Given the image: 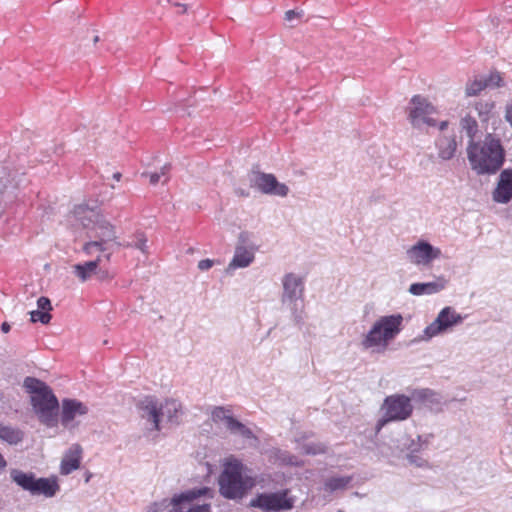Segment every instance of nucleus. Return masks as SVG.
I'll use <instances>...</instances> for the list:
<instances>
[{
  "instance_id": "1",
  "label": "nucleus",
  "mask_w": 512,
  "mask_h": 512,
  "mask_svg": "<svg viewBox=\"0 0 512 512\" xmlns=\"http://www.w3.org/2000/svg\"><path fill=\"white\" fill-rule=\"evenodd\" d=\"M73 215L80 225L86 229L90 241L83 246V251L91 255L95 250L104 252L108 243L116 240V230L108 220L100 216L95 210L79 205L74 208Z\"/></svg>"
},
{
  "instance_id": "2",
  "label": "nucleus",
  "mask_w": 512,
  "mask_h": 512,
  "mask_svg": "<svg viewBox=\"0 0 512 512\" xmlns=\"http://www.w3.org/2000/svg\"><path fill=\"white\" fill-rule=\"evenodd\" d=\"M471 168L477 174H493L504 162V149L499 138L488 134L480 143L470 142L467 148Z\"/></svg>"
},
{
  "instance_id": "3",
  "label": "nucleus",
  "mask_w": 512,
  "mask_h": 512,
  "mask_svg": "<svg viewBox=\"0 0 512 512\" xmlns=\"http://www.w3.org/2000/svg\"><path fill=\"white\" fill-rule=\"evenodd\" d=\"M247 471L240 460L228 459L218 478L220 494L231 500L243 498L256 485L255 479Z\"/></svg>"
},
{
  "instance_id": "4",
  "label": "nucleus",
  "mask_w": 512,
  "mask_h": 512,
  "mask_svg": "<svg viewBox=\"0 0 512 512\" xmlns=\"http://www.w3.org/2000/svg\"><path fill=\"white\" fill-rule=\"evenodd\" d=\"M24 387L31 394V403L39 421L47 427H56L59 402L51 388L33 377L24 380Z\"/></svg>"
},
{
  "instance_id": "5",
  "label": "nucleus",
  "mask_w": 512,
  "mask_h": 512,
  "mask_svg": "<svg viewBox=\"0 0 512 512\" xmlns=\"http://www.w3.org/2000/svg\"><path fill=\"white\" fill-rule=\"evenodd\" d=\"M402 324L401 314L380 317L363 338L362 347L376 352L386 351L389 343L401 332Z\"/></svg>"
},
{
  "instance_id": "6",
  "label": "nucleus",
  "mask_w": 512,
  "mask_h": 512,
  "mask_svg": "<svg viewBox=\"0 0 512 512\" xmlns=\"http://www.w3.org/2000/svg\"><path fill=\"white\" fill-rule=\"evenodd\" d=\"M181 408V404L174 399L166 400L159 405L154 397H146L139 403L142 418L150 422L157 431L161 429L160 423L164 420L170 424H178L182 414Z\"/></svg>"
},
{
  "instance_id": "7",
  "label": "nucleus",
  "mask_w": 512,
  "mask_h": 512,
  "mask_svg": "<svg viewBox=\"0 0 512 512\" xmlns=\"http://www.w3.org/2000/svg\"><path fill=\"white\" fill-rule=\"evenodd\" d=\"M11 479L23 490L31 495H43L47 498L53 497L59 490L56 480L49 478H36L33 473H26L14 469L10 473Z\"/></svg>"
},
{
  "instance_id": "8",
  "label": "nucleus",
  "mask_w": 512,
  "mask_h": 512,
  "mask_svg": "<svg viewBox=\"0 0 512 512\" xmlns=\"http://www.w3.org/2000/svg\"><path fill=\"white\" fill-rule=\"evenodd\" d=\"M407 118L414 128L421 129L424 125L436 127L437 121L433 115L437 113L435 106L421 95L411 98L406 107Z\"/></svg>"
},
{
  "instance_id": "9",
  "label": "nucleus",
  "mask_w": 512,
  "mask_h": 512,
  "mask_svg": "<svg viewBox=\"0 0 512 512\" xmlns=\"http://www.w3.org/2000/svg\"><path fill=\"white\" fill-rule=\"evenodd\" d=\"M288 491L257 494L249 503L250 507L264 512H279L293 507V500L287 497Z\"/></svg>"
},
{
  "instance_id": "10",
  "label": "nucleus",
  "mask_w": 512,
  "mask_h": 512,
  "mask_svg": "<svg viewBox=\"0 0 512 512\" xmlns=\"http://www.w3.org/2000/svg\"><path fill=\"white\" fill-rule=\"evenodd\" d=\"M385 415L379 425L383 426L390 421H402L410 417L413 406L409 397L405 395L388 396L384 401Z\"/></svg>"
},
{
  "instance_id": "11",
  "label": "nucleus",
  "mask_w": 512,
  "mask_h": 512,
  "mask_svg": "<svg viewBox=\"0 0 512 512\" xmlns=\"http://www.w3.org/2000/svg\"><path fill=\"white\" fill-rule=\"evenodd\" d=\"M304 291L303 281L300 277L293 273H288L283 278V295L282 302L293 304V318L296 324H302L303 317L301 312L298 313L297 301L302 298Z\"/></svg>"
},
{
  "instance_id": "12",
  "label": "nucleus",
  "mask_w": 512,
  "mask_h": 512,
  "mask_svg": "<svg viewBox=\"0 0 512 512\" xmlns=\"http://www.w3.org/2000/svg\"><path fill=\"white\" fill-rule=\"evenodd\" d=\"M250 186L258 189L263 194L285 197L289 193L286 184L278 182L273 174L253 171L250 176Z\"/></svg>"
},
{
  "instance_id": "13",
  "label": "nucleus",
  "mask_w": 512,
  "mask_h": 512,
  "mask_svg": "<svg viewBox=\"0 0 512 512\" xmlns=\"http://www.w3.org/2000/svg\"><path fill=\"white\" fill-rule=\"evenodd\" d=\"M462 321L463 317L452 307H445L439 312L437 318L425 328L424 334L427 339H430L450 330L452 327L462 323Z\"/></svg>"
},
{
  "instance_id": "14",
  "label": "nucleus",
  "mask_w": 512,
  "mask_h": 512,
  "mask_svg": "<svg viewBox=\"0 0 512 512\" xmlns=\"http://www.w3.org/2000/svg\"><path fill=\"white\" fill-rule=\"evenodd\" d=\"M407 256L416 265L428 266L441 256V250L426 241H419L407 250Z\"/></svg>"
},
{
  "instance_id": "15",
  "label": "nucleus",
  "mask_w": 512,
  "mask_h": 512,
  "mask_svg": "<svg viewBox=\"0 0 512 512\" xmlns=\"http://www.w3.org/2000/svg\"><path fill=\"white\" fill-rule=\"evenodd\" d=\"M89 409L87 405L76 399H63L62 410H61V424L65 428L74 427L72 422L77 416H83L88 413Z\"/></svg>"
},
{
  "instance_id": "16",
  "label": "nucleus",
  "mask_w": 512,
  "mask_h": 512,
  "mask_svg": "<svg viewBox=\"0 0 512 512\" xmlns=\"http://www.w3.org/2000/svg\"><path fill=\"white\" fill-rule=\"evenodd\" d=\"M492 197L495 202L502 204L512 199V169H505L500 173Z\"/></svg>"
},
{
  "instance_id": "17",
  "label": "nucleus",
  "mask_w": 512,
  "mask_h": 512,
  "mask_svg": "<svg viewBox=\"0 0 512 512\" xmlns=\"http://www.w3.org/2000/svg\"><path fill=\"white\" fill-rule=\"evenodd\" d=\"M82 452V447L79 444H73L65 452L60 466V472L62 475H68L79 468L82 459Z\"/></svg>"
},
{
  "instance_id": "18",
  "label": "nucleus",
  "mask_w": 512,
  "mask_h": 512,
  "mask_svg": "<svg viewBox=\"0 0 512 512\" xmlns=\"http://www.w3.org/2000/svg\"><path fill=\"white\" fill-rule=\"evenodd\" d=\"M447 281L443 277L426 283H413L409 287V292L413 295H430L440 292L446 287Z\"/></svg>"
},
{
  "instance_id": "19",
  "label": "nucleus",
  "mask_w": 512,
  "mask_h": 512,
  "mask_svg": "<svg viewBox=\"0 0 512 512\" xmlns=\"http://www.w3.org/2000/svg\"><path fill=\"white\" fill-rule=\"evenodd\" d=\"M254 257L253 250L247 249L244 246H237L234 257L227 267V271L248 267L253 262Z\"/></svg>"
},
{
  "instance_id": "20",
  "label": "nucleus",
  "mask_w": 512,
  "mask_h": 512,
  "mask_svg": "<svg viewBox=\"0 0 512 512\" xmlns=\"http://www.w3.org/2000/svg\"><path fill=\"white\" fill-rule=\"evenodd\" d=\"M436 146L438 148V155L443 160H450L454 157L457 142L455 136H440L436 140Z\"/></svg>"
},
{
  "instance_id": "21",
  "label": "nucleus",
  "mask_w": 512,
  "mask_h": 512,
  "mask_svg": "<svg viewBox=\"0 0 512 512\" xmlns=\"http://www.w3.org/2000/svg\"><path fill=\"white\" fill-rule=\"evenodd\" d=\"M101 262V257L98 256L93 261H87L82 264H76L73 266V273L82 282L87 281L92 275L96 274L97 268Z\"/></svg>"
},
{
  "instance_id": "22",
  "label": "nucleus",
  "mask_w": 512,
  "mask_h": 512,
  "mask_svg": "<svg viewBox=\"0 0 512 512\" xmlns=\"http://www.w3.org/2000/svg\"><path fill=\"white\" fill-rule=\"evenodd\" d=\"M0 439L10 445H17L24 439V432L0 421Z\"/></svg>"
},
{
  "instance_id": "23",
  "label": "nucleus",
  "mask_w": 512,
  "mask_h": 512,
  "mask_svg": "<svg viewBox=\"0 0 512 512\" xmlns=\"http://www.w3.org/2000/svg\"><path fill=\"white\" fill-rule=\"evenodd\" d=\"M352 480V476H336L327 478L324 481V490L330 493L345 490Z\"/></svg>"
},
{
  "instance_id": "24",
  "label": "nucleus",
  "mask_w": 512,
  "mask_h": 512,
  "mask_svg": "<svg viewBox=\"0 0 512 512\" xmlns=\"http://www.w3.org/2000/svg\"><path fill=\"white\" fill-rule=\"evenodd\" d=\"M475 109L482 122H487L494 117L495 103L490 100H479L475 104Z\"/></svg>"
},
{
  "instance_id": "25",
  "label": "nucleus",
  "mask_w": 512,
  "mask_h": 512,
  "mask_svg": "<svg viewBox=\"0 0 512 512\" xmlns=\"http://www.w3.org/2000/svg\"><path fill=\"white\" fill-rule=\"evenodd\" d=\"M227 429L231 433L241 435L242 437L247 439H251L254 437L252 430L246 427L243 423L236 420L235 418L229 420Z\"/></svg>"
},
{
  "instance_id": "26",
  "label": "nucleus",
  "mask_w": 512,
  "mask_h": 512,
  "mask_svg": "<svg viewBox=\"0 0 512 512\" xmlns=\"http://www.w3.org/2000/svg\"><path fill=\"white\" fill-rule=\"evenodd\" d=\"M232 418L231 410L223 406L214 407L211 412V419L215 423L225 422L227 426L229 420Z\"/></svg>"
},
{
  "instance_id": "27",
  "label": "nucleus",
  "mask_w": 512,
  "mask_h": 512,
  "mask_svg": "<svg viewBox=\"0 0 512 512\" xmlns=\"http://www.w3.org/2000/svg\"><path fill=\"white\" fill-rule=\"evenodd\" d=\"M147 237L144 232L137 231L133 235V241L131 243H127L124 246L125 247H134L136 249H139L142 253L147 254L148 253V247H147Z\"/></svg>"
},
{
  "instance_id": "28",
  "label": "nucleus",
  "mask_w": 512,
  "mask_h": 512,
  "mask_svg": "<svg viewBox=\"0 0 512 512\" xmlns=\"http://www.w3.org/2000/svg\"><path fill=\"white\" fill-rule=\"evenodd\" d=\"M301 452L306 455H318L327 452V447L320 442H308L301 446Z\"/></svg>"
},
{
  "instance_id": "29",
  "label": "nucleus",
  "mask_w": 512,
  "mask_h": 512,
  "mask_svg": "<svg viewBox=\"0 0 512 512\" xmlns=\"http://www.w3.org/2000/svg\"><path fill=\"white\" fill-rule=\"evenodd\" d=\"M460 125L462 130L466 131L467 135L473 140L478 130L476 120L472 116L467 115L461 119Z\"/></svg>"
},
{
  "instance_id": "30",
  "label": "nucleus",
  "mask_w": 512,
  "mask_h": 512,
  "mask_svg": "<svg viewBox=\"0 0 512 512\" xmlns=\"http://www.w3.org/2000/svg\"><path fill=\"white\" fill-rule=\"evenodd\" d=\"M486 87H487V83H485L484 79H475V80L467 83L466 95L467 96H476L482 90H484Z\"/></svg>"
},
{
  "instance_id": "31",
  "label": "nucleus",
  "mask_w": 512,
  "mask_h": 512,
  "mask_svg": "<svg viewBox=\"0 0 512 512\" xmlns=\"http://www.w3.org/2000/svg\"><path fill=\"white\" fill-rule=\"evenodd\" d=\"M416 452L417 449H412L411 452L407 455L409 463L421 468L428 467V461L422 456L418 455Z\"/></svg>"
},
{
  "instance_id": "32",
  "label": "nucleus",
  "mask_w": 512,
  "mask_h": 512,
  "mask_svg": "<svg viewBox=\"0 0 512 512\" xmlns=\"http://www.w3.org/2000/svg\"><path fill=\"white\" fill-rule=\"evenodd\" d=\"M32 322H41L42 324H48L52 318L51 314L41 310H35L30 312Z\"/></svg>"
},
{
  "instance_id": "33",
  "label": "nucleus",
  "mask_w": 512,
  "mask_h": 512,
  "mask_svg": "<svg viewBox=\"0 0 512 512\" xmlns=\"http://www.w3.org/2000/svg\"><path fill=\"white\" fill-rule=\"evenodd\" d=\"M487 87H501L504 85L503 78L499 72H492L488 78H485Z\"/></svg>"
},
{
  "instance_id": "34",
  "label": "nucleus",
  "mask_w": 512,
  "mask_h": 512,
  "mask_svg": "<svg viewBox=\"0 0 512 512\" xmlns=\"http://www.w3.org/2000/svg\"><path fill=\"white\" fill-rule=\"evenodd\" d=\"M279 459L282 463L291 465V466H301L302 461H300L295 455H292L288 452H281Z\"/></svg>"
},
{
  "instance_id": "35",
  "label": "nucleus",
  "mask_w": 512,
  "mask_h": 512,
  "mask_svg": "<svg viewBox=\"0 0 512 512\" xmlns=\"http://www.w3.org/2000/svg\"><path fill=\"white\" fill-rule=\"evenodd\" d=\"M170 171V165H164L160 172H155L150 174V183L155 185L160 181V178L162 176H167L168 172Z\"/></svg>"
},
{
  "instance_id": "36",
  "label": "nucleus",
  "mask_w": 512,
  "mask_h": 512,
  "mask_svg": "<svg viewBox=\"0 0 512 512\" xmlns=\"http://www.w3.org/2000/svg\"><path fill=\"white\" fill-rule=\"evenodd\" d=\"M37 306H38L39 310L44 311V312L49 313V311L52 310V305H51L49 298L44 297V296L40 297L37 300Z\"/></svg>"
},
{
  "instance_id": "37",
  "label": "nucleus",
  "mask_w": 512,
  "mask_h": 512,
  "mask_svg": "<svg viewBox=\"0 0 512 512\" xmlns=\"http://www.w3.org/2000/svg\"><path fill=\"white\" fill-rule=\"evenodd\" d=\"M303 16L302 11L288 10L285 12V20L291 22L294 19H299Z\"/></svg>"
},
{
  "instance_id": "38",
  "label": "nucleus",
  "mask_w": 512,
  "mask_h": 512,
  "mask_svg": "<svg viewBox=\"0 0 512 512\" xmlns=\"http://www.w3.org/2000/svg\"><path fill=\"white\" fill-rule=\"evenodd\" d=\"M214 264V261L211 260V259H203L201 261L198 262V268L201 270V271H206V270H209Z\"/></svg>"
},
{
  "instance_id": "39",
  "label": "nucleus",
  "mask_w": 512,
  "mask_h": 512,
  "mask_svg": "<svg viewBox=\"0 0 512 512\" xmlns=\"http://www.w3.org/2000/svg\"><path fill=\"white\" fill-rule=\"evenodd\" d=\"M432 436H425V437H422V436H418V443H419V446L422 447V446H428L429 442H430V438Z\"/></svg>"
},
{
  "instance_id": "40",
  "label": "nucleus",
  "mask_w": 512,
  "mask_h": 512,
  "mask_svg": "<svg viewBox=\"0 0 512 512\" xmlns=\"http://www.w3.org/2000/svg\"><path fill=\"white\" fill-rule=\"evenodd\" d=\"M507 121L511 124L512 126V102L509 103L507 106H506V115H505Z\"/></svg>"
},
{
  "instance_id": "41",
  "label": "nucleus",
  "mask_w": 512,
  "mask_h": 512,
  "mask_svg": "<svg viewBox=\"0 0 512 512\" xmlns=\"http://www.w3.org/2000/svg\"><path fill=\"white\" fill-rule=\"evenodd\" d=\"M448 125V121H441L440 123H437L436 126L439 128L440 131H444L445 129H447Z\"/></svg>"
},
{
  "instance_id": "42",
  "label": "nucleus",
  "mask_w": 512,
  "mask_h": 512,
  "mask_svg": "<svg viewBox=\"0 0 512 512\" xmlns=\"http://www.w3.org/2000/svg\"><path fill=\"white\" fill-rule=\"evenodd\" d=\"M175 6L179 8L178 13L183 14L187 11V6L185 4L176 3Z\"/></svg>"
},
{
  "instance_id": "43",
  "label": "nucleus",
  "mask_w": 512,
  "mask_h": 512,
  "mask_svg": "<svg viewBox=\"0 0 512 512\" xmlns=\"http://www.w3.org/2000/svg\"><path fill=\"white\" fill-rule=\"evenodd\" d=\"M10 325L7 322H3L1 325V330L3 333H8L10 331Z\"/></svg>"
},
{
  "instance_id": "44",
  "label": "nucleus",
  "mask_w": 512,
  "mask_h": 512,
  "mask_svg": "<svg viewBox=\"0 0 512 512\" xmlns=\"http://www.w3.org/2000/svg\"><path fill=\"white\" fill-rule=\"evenodd\" d=\"M7 465V462L6 460L4 459V457L2 456V454L0 453V472L2 470H4V468L6 467Z\"/></svg>"
},
{
  "instance_id": "45",
  "label": "nucleus",
  "mask_w": 512,
  "mask_h": 512,
  "mask_svg": "<svg viewBox=\"0 0 512 512\" xmlns=\"http://www.w3.org/2000/svg\"><path fill=\"white\" fill-rule=\"evenodd\" d=\"M121 177H122V174L120 172H115L113 174V179H115L116 181H120Z\"/></svg>"
},
{
  "instance_id": "46",
  "label": "nucleus",
  "mask_w": 512,
  "mask_h": 512,
  "mask_svg": "<svg viewBox=\"0 0 512 512\" xmlns=\"http://www.w3.org/2000/svg\"><path fill=\"white\" fill-rule=\"evenodd\" d=\"M237 194L240 196H248V193H246L244 190H237Z\"/></svg>"
},
{
  "instance_id": "47",
  "label": "nucleus",
  "mask_w": 512,
  "mask_h": 512,
  "mask_svg": "<svg viewBox=\"0 0 512 512\" xmlns=\"http://www.w3.org/2000/svg\"><path fill=\"white\" fill-rule=\"evenodd\" d=\"M98 40H99V37H98V36H96V37L94 38V42H97Z\"/></svg>"
},
{
  "instance_id": "48",
  "label": "nucleus",
  "mask_w": 512,
  "mask_h": 512,
  "mask_svg": "<svg viewBox=\"0 0 512 512\" xmlns=\"http://www.w3.org/2000/svg\"><path fill=\"white\" fill-rule=\"evenodd\" d=\"M106 259L109 260L110 259V254L106 255Z\"/></svg>"
},
{
  "instance_id": "49",
  "label": "nucleus",
  "mask_w": 512,
  "mask_h": 512,
  "mask_svg": "<svg viewBox=\"0 0 512 512\" xmlns=\"http://www.w3.org/2000/svg\"><path fill=\"white\" fill-rule=\"evenodd\" d=\"M337 512H343L342 510H338Z\"/></svg>"
}]
</instances>
